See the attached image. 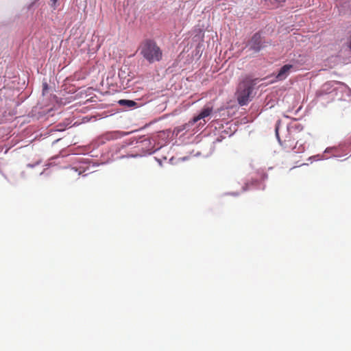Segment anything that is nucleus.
<instances>
[{
    "instance_id": "obj_9",
    "label": "nucleus",
    "mask_w": 351,
    "mask_h": 351,
    "mask_svg": "<svg viewBox=\"0 0 351 351\" xmlns=\"http://www.w3.org/2000/svg\"><path fill=\"white\" fill-rule=\"evenodd\" d=\"M124 73H125V71H123V69H121L119 72V76L121 78L123 77V75H124Z\"/></svg>"
},
{
    "instance_id": "obj_5",
    "label": "nucleus",
    "mask_w": 351,
    "mask_h": 351,
    "mask_svg": "<svg viewBox=\"0 0 351 351\" xmlns=\"http://www.w3.org/2000/svg\"><path fill=\"white\" fill-rule=\"evenodd\" d=\"M293 68L291 64H285L280 69L279 72L276 75V78L278 80H285L290 73L291 69Z\"/></svg>"
},
{
    "instance_id": "obj_8",
    "label": "nucleus",
    "mask_w": 351,
    "mask_h": 351,
    "mask_svg": "<svg viewBox=\"0 0 351 351\" xmlns=\"http://www.w3.org/2000/svg\"><path fill=\"white\" fill-rule=\"evenodd\" d=\"M294 149H295V152H298V153H302L304 152L305 150V147L304 146L303 144L302 143H299L297 145V148H295Z\"/></svg>"
},
{
    "instance_id": "obj_7",
    "label": "nucleus",
    "mask_w": 351,
    "mask_h": 351,
    "mask_svg": "<svg viewBox=\"0 0 351 351\" xmlns=\"http://www.w3.org/2000/svg\"><path fill=\"white\" fill-rule=\"evenodd\" d=\"M119 104L122 106H126L128 107H133L136 105V103L132 100L121 99Z\"/></svg>"
},
{
    "instance_id": "obj_1",
    "label": "nucleus",
    "mask_w": 351,
    "mask_h": 351,
    "mask_svg": "<svg viewBox=\"0 0 351 351\" xmlns=\"http://www.w3.org/2000/svg\"><path fill=\"white\" fill-rule=\"evenodd\" d=\"M141 54L149 63L160 61L162 56V50L156 43L152 40H146L142 43Z\"/></svg>"
},
{
    "instance_id": "obj_10",
    "label": "nucleus",
    "mask_w": 351,
    "mask_h": 351,
    "mask_svg": "<svg viewBox=\"0 0 351 351\" xmlns=\"http://www.w3.org/2000/svg\"><path fill=\"white\" fill-rule=\"evenodd\" d=\"M51 1H53L54 3L57 1V0H51Z\"/></svg>"
},
{
    "instance_id": "obj_2",
    "label": "nucleus",
    "mask_w": 351,
    "mask_h": 351,
    "mask_svg": "<svg viewBox=\"0 0 351 351\" xmlns=\"http://www.w3.org/2000/svg\"><path fill=\"white\" fill-rule=\"evenodd\" d=\"M256 81L257 79H246L239 84L236 93L237 99L239 105L245 106L251 100L252 94L254 86L256 84Z\"/></svg>"
},
{
    "instance_id": "obj_6",
    "label": "nucleus",
    "mask_w": 351,
    "mask_h": 351,
    "mask_svg": "<svg viewBox=\"0 0 351 351\" xmlns=\"http://www.w3.org/2000/svg\"><path fill=\"white\" fill-rule=\"evenodd\" d=\"M212 111H213V108H210V107L204 108L197 116L193 117V119L192 120V123H195L197 122L199 120L203 119L208 117L210 114V113L212 112Z\"/></svg>"
},
{
    "instance_id": "obj_3",
    "label": "nucleus",
    "mask_w": 351,
    "mask_h": 351,
    "mask_svg": "<svg viewBox=\"0 0 351 351\" xmlns=\"http://www.w3.org/2000/svg\"><path fill=\"white\" fill-rule=\"evenodd\" d=\"M276 134L279 143L285 149L288 150H294L295 148H297L298 141H297L294 145V141L295 138L293 137V136L290 132H289L288 135L286 136L285 139L283 141H281L280 139V137L278 136V128H276Z\"/></svg>"
},
{
    "instance_id": "obj_4",
    "label": "nucleus",
    "mask_w": 351,
    "mask_h": 351,
    "mask_svg": "<svg viewBox=\"0 0 351 351\" xmlns=\"http://www.w3.org/2000/svg\"><path fill=\"white\" fill-rule=\"evenodd\" d=\"M250 49L255 52L259 51L263 47L262 38L258 33H256L249 42Z\"/></svg>"
}]
</instances>
